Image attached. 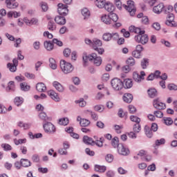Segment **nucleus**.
Here are the masks:
<instances>
[{
  "instance_id": "1",
  "label": "nucleus",
  "mask_w": 177,
  "mask_h": 177,
  "mask_svg": "<svg viewBox=\"0 0 177 177\" xmlns=\"http://www.w3.org/2000/svg\"><path fill=\"white\" fill-rule=\"evenodd\" d=\"M83 60L84 63H88V62H93L95 66H100V64H102V57H97L96 53H91V55L84 56Z\"/></svg>"
},
{
  "instance_id": "2",
  "label": "nucleus",
  "mask_w": 177,
  "mask_h": 177,
  "mask_svg": "<svg viewBox=\"0 0 177 177\" xmlns=\"http://www.w3.org/2000/svg\"><path fill=\"white\" fill-rule=\"evenodd\" d=\"M101 20L105 24H111L113 23H117L118 21V15L115 13H110L109 15H102L101 17Z\"/></svg>"
},
{
  "instance_id": "3",
  "label": "nucleus",
  "mask_w": 177,
  "mask_h": 177,
  "mask_svg": "<svg viewBox=\"0 0 177 177\" xmlns=\"http://www.w3.org/2000/svg\"><path fill=\"white\" fill-rule=\"evenodd\" d=\"M60 68L64 74H70V73H73L74 66H73L70 62H67L65 60H61Z\"/></svg>"
},
{
  "instance_id": "4",
  "label": "nucleus",
  "mask_w": 177,
  "mask_h": 177,
  "mask_svg": "<svg viewBox=\"0 0 177 177\" xmlns=\"http://www.w3.org/2000/svg\"><path fill=\"white\" fill-rule=\"evenodd\" d=\"M103 45L102 41L99 39H94L92 43V47L94 50L98 52L99 55H103L104 53V48H100Z\"/></svg>"
},
{
  "instance_id": "5",
  "label": "nucleus",
  "mask_w": 177,
  "mask_h": 177,
  "mask_svg": "<svg viewBox=\"0 0 177 177\" xmlns=\"http://www.w3.org/2000/svg\"><path fill=\"white\" fill-rule=\"evenodd\" d=\"M111 85L114 91H121L124 88V83L118 78H113L111 81Z\"/></svg>"
},
{
  "instance_id": "6",
  "label": "nucleus",
  "mask_w": 177,
  "mask_h": 177,
  "mask_svg": "<svg viewBox=\"0 0 177 177\" xmlns=\"http://www.w3.org/2000/svg\"><path fill=\"white\" fill-rule=\"evenodd\" d=\"M123 8H124V9H126L131 16H135L136 8H135V2H133V1H127V6L123 5Z\"/></svg>"
},
{
  "instance_id": "7",
  "label": "nucleus",
  "mask_w": 177,
  "mask_h": 177,
  "mask_svg": "<svg viewBox=\"0 0 177 177\" xmlns=\"http://www.w3.org/2000/svg\"><path fill=\"white\" fill-rule=\"evenodd\" d=\"M134 39L138 44L146 45V43L149 42V36L144 32L135 36Z\"/></svg>"
},
{
  "instance_id": "8",
  "label": "nucleus",
  "mask_w": 177,
  "mask_h": 177,
  "mask_svg": "<svg viewBox=\"0 0 177 177\" xmlns=\"http://www.w3.org/2000/svg\"><path fill=\"white\" fill-rule=\"evenodd\" d=\"M120 38V35L118 33H110V32H105L102 35V39L106 41V42H109L111 41V39H114L115 41Z\"/></svg>"
},
{
  "instance_id": "9",
  "label": "nucleus",
  "mask_w": 177,
  "mask_h": 177,
  "mask_svg": "<svg viewBox=\"0 0 177 177\" xmlns=\"http://www.w3.org/2000/svg\"><path fill=\"white\" fill-rule=\"evenodd\" d=\"M23 21H24V23H26V24L27 26H32L34 24H37L38 23V19L32 18V19H28L27 18H24V20L19 19H18V26H19V27H21V26H23V24H24Z\"/></svg>"
},
{
  "instance_id": "10",
  "label": "nucleus",
  "mask_w": 177,
  "mask_h": 177,
  "mask_svg": "<svg viewBox=\"0 0 177 177\" xmlns=\"http://www.w3.org/2000/svg\"><path fill=\"white\" fill-rule=\"evenodd\" d=\"M153 106L156 110H165L167 109V105L165 103L161 102L160 98H156L153 100Z\"/></svg>"
},
{
  "instance_id": "11",
  "label": "nucleus",
  "mask_w": 177,
  "mask_h": 177,
  "mask_svg": "<svg viewBox=\"0 0 177 177\" xmlns=\"http://www.w3.org/2000/svg\"><path fill=\"white\" fill-rule=\"evenodd\" d=\"M57 6V12L59 15H61L62 16H67V15H68V6H67V5L60 3Z\"/></svg>"
},
{
  "instance_id": "12",
  "label": "nucleus",
  "mask_w": 177,
  "mask_h": 177,
  "mask_svg": "<svg viewBox=\"0 0 177 177\" xmlns=\"http://www.w3.org/2000/svg\"><path fill=\"white\" fill-rule=\"evenodd\" d=\"M44 129L47 133H55L56 132V127L50 122L44 124Z\"/></svg>"
},
{
  "instance_id": "13",
  "label": "nucleus",
  "mask_w": 177,
  "mask_h": 177,
  "mask_svg": "<svg viewBox=\"0 0 177 177\" xmlns=\"http://www.w3.org/2000/svg\"><path fill=\"white\" fill-rule=\"evenodd\" d=\"M118 151L121 156H128L129 154V149L126 147L123 144H120L118 147Z\"/></svg>"
},
{
  "instance_id": "14",
  "label": "nucleus",
  "mask_w": 177,
  "mask_h": 177,
  "mask_svg": "<svg viewBox=\"0 0 177 177\" xmlns=\"http://www.w3.org/2000/svg\"><path fill=\"white\" fill-rule=\"evenodd\" d=\"M146 73L145 71H141L140 74L138 73L137 72H134L133 73V78L136 82H140L142 80H145V76Z\"/></svg>"
},
{
  "instance_id": "15",
  "label": "nucleus",
  "mask_w": 177,
  "mask_h": 177,
  "mask_svg": "<svg viewBox=\"0 0 177 177\" xmlns=\"http://www.w3.org/2000/svg\"><path fill=\"white\" fill-rule=\"evenodd\" d=\"M175 16L174 15V14L170 13L168 14L167 15V19L165 22V24H167V26H169L170 27H174L175 26Z\"/></svg>"
},
{
  "instance_id": "16",
  "label": "nucleus",
  "mask_w": 177,
  "mask_h": 177,
  "mask_svg": "<svg viewBox=\"0 0 177 177\" xmlns=\"http://www.w3.org/2000/svg\"><path fill=\"white\" fill-rule=\"evenodd\" d=\"M6 4L8 9H16L19 6V3L16 0H6Z\"/></svg>"
},
{
  "instance_id": "17",
  "label": "nucleus",
  "mask_w": 177,
  "mask_h": 177,
  "mask_svg": "<svg viewBox=\"0 0 177 177\" xmlns=\"http://www.w3.org/2000/svg\"><path fill=\"white\" fill-rule=\"evenodd\" d=\"M48 95L55 102H60V97H59V95L56 93V91L50 90L48 91Z\"/></svg>"
},
{
  "instance_id": "18",
  "label": "nucleus",
  "mask_w": 177,
  "mask_h": 177,
  "mask_svg": "<svg viewBox=\"0 0 177 177\" xmlns=\"http://www.w3.org/2000/svg\"><path fill=\"white\" fill-rule=\"evenodd\" d=\"M164 3H160L153 8V12L157 15H160V13H161L164 10Z\"/></svg>"
},
{
  "instance_id": "19",
  "label": "nucleus",
  "mask_w": 177,
  "mask_h": 177,
  "mask_svg": "<svg viewBox=\"0 0 177 177\" xmlns=\"http://www.w3.org/2000/svg\"><path fill=\"white\" fill-rule=\"evenodd\" d=\"M55 21L59 26H64L66 24V18L62 16H57L55 18Z\"/></svg>"
},
{
  "instance_id": "20",
  "label": "nucleus",
  "mask_w": 177,
  "mask_h": 177,
  "mask_svg": "<svg viewBox=\"0 0 177 177\" xmlns=\"http://www.w3.org/2000/svg\"><path fill=\"white\" fill-rule=\"evenodd\" d=\"M133 83L131 79H125L123 82V86L125 89H129L132 88Z\"/></svg>"
},
{
  "instance_id": "21",
  "label": "nucleus",
  "mask_w": 177,
  "mask_h": 177,
  "mask_svg": "<svg viewBox=\"0 0 177 177\" xmlns=\"http://www.w3.org/2000/svg\"><path fill=\"white\" fill-rule=\"evenodd\" d=\"M129 31L131 32H135V34H143L145 32V30H142L140 28H136L133 26H131L129 27Z\"/></svg>"
},
{
  "instance_id": "22",
  "label": "nucleus",
  "mask_w": 177,
  "mask_h": 177,
  "mask_svg": "<svg viewBox=\"0 0 177 177\" xmlns=\"http://www.w3.org/2000/svg\"><path fill=\"white\" fill-rule=\"evenodd\" d=\"M53 85L58 92H63L64 91V87L59 82H53Z\"/></svg>"
},
{
  "instance_id": "23",
  "label": "nucleus",
  "mask_w": 177,
  "mask_h": 177,
  "mask_svg": "<svg viewBox=\"0 0 177 177\" xmlns=\"http://www.w3.org/2000/svg\"><path fill=\"white\" fill-rule=\"evenodd\" d=\"M84 113L85 114H89L93 121H97V120H99V116L97 114H96L95 112H93L92 111L85 110Z\"/></svg>"
},
{
  "instance_id": "24",
  "label": "nucleus",
  "mask_w": 177,
  "mask_h": 177,
  "mask_svg": "<svg viewBox=\"0 0 177 177\" xmlns=\"http://www.w3.org/2000/svg\"><path fill=\"white\" fill-rule=\"evenodd\" d=\"M123 100L126 103H131L133 100V96L131 93H125L123 96Z\"/></svg>"
},
{
  "instance_id": "25",
  "label": "nucleus",
  "mask_w": 177,
  "mask_h": 177,
  "mask_svg": "<svg viewBox=\"0 0 177 177\" xmlns=\"http://www.w3.org/2000/svg\"><path fill=\"white\" fill-rule=\"evenodd\" d=\"M36 89L38 92H45V91H46V86L42 82L37 83L36 85Z\"/></svg>"
},
{
  "instance_id": "26",
  "label": "nucleus",
  "mask_w": 177,
  "mask_h": 177,
  "mask_svg": "<svg viewBox=\"0 0 177 177\" xmlns=\"http://www.w3.org/2000/svg\"><path fill=\"white\" fill-rule=\"evenodd\" d=\"M147 151L145 150V149H141L138 151L137 156H134V158L136 160H138L139 157H141V158H145V157L147 156Z\"/></svg>"
},
{
  "instance_id": "27",
  "label": "nucleus",
  "mask_w": 177,
  "mask_h": 177,
  "mask_svg": "<svg viewBox=\"0 0 177 177\" xmlns=\"http://www.w3.org/2000/svg\"><path fill=\"white\" fill-rule=\"evenodd\" d=\"M83 142L86 145H91L92 146L95 145V141H93V139L92 138H90L87 136H84L83 137Z\"/></svg>"
},
{
  "instance_id": "28",
  "label": "nucleus",
  "mask_w": 177,
  "mask_h": 177,
  "mask_svg": "<svg viewBox=\"0 0 177 177\" xmlns=\"http://www.w3.org/2000/svg\"><path fill=\"white\" fill-rule=\"evenodd\" d=\"M147 92L149 97L151 98L157 97L158 95V93L157 92V90H156V88H149Z\"/></svg>"
},
{
  "instance_id": "29",
  "label": "nucleus",
  "mask_w": 177,
  "mask_h": 177,
  "mask_svg": "<svg viewBox=\"0 0 177 177\" xmlns=\"http://www.w3.org/2000/svg\"><path fill=\"white\" fill-rule=\"evenodd\" d=\"M107 12H109L110 13L113 12L114 11V9H115V7L111 3H106L105 6L104 7Z\"/></svg>"
},
{
  "instance_id": "30",
  "label": "nucleus",
  "mask_w": 177,
  "mask_h": 177,
  "mask_svg": "<svg viewBox=\"0 0 177 177\" xmlns=\"http://www.w3.org/2000/svg\"><path fill=\"white\" fill-rule=\"evenodd\" d=\"M21 166L24 167V168H28V167H31V161H30L28 159H21Z\"/></svg>"
},
{
  "instance_id": "31",
  "label": "nucleus",
  "mask_w": 177,
  "mask_h": 177,
  "mask_svg": "<svg viewBox=\"0 0 177 177\" xmlns=\"http://www.w3.org/2000/svg\"><path fill=\"white\" fill-rule=\"evenodd\" d=\"M95 3L100 9H103L106 6V0H96Z\"/></svg>"
},
{
  "instance_id": "32",
  "label": "nucleus",
  "mask_w": 177,
  "mask_h": 177,
  "mask_svg": "<svg viewBox=\"0 0 177 177\" xmlns=\"http://www.w3.org/2000/svg\"><path fill=\"white\" fill-rule=\"evenodd\" d=\"M106 166H100L99 165H97L95 166V171L96 172H100V174H103L106 172Z\"/></svg>"
},
{
  "instance_id": "33",
  "label": "nucleus",
  "mask_w": 177,
  "mask_h": 177,
  "mask_svg": "<svg viewBox=\"0 0 177 177\" xmlns=\"http://www.w3.org/2000/svg\"><path fill=\"white\" fill-rule=\"evenodd\" d=\"M39 117L40 120H41V121H44V122H46V121H50V118H49V117H48V115H46V113H45V112H41L39 114Z\"/></svg>"
},
{
  "instance_id": "34",
  "label": "nucleus",
  "mask_w": 177,
  "mask_h": 177,
  "mask_svg": "<svg viewBox=\"0 0 177 177\" xmlns=\"http://www.w3.org/2000/svg\"><path fill=\"white\" fill-rule=\"evenodd\" d=\"M49 66L53 70H56V68H57V64L56 63V60H55V59L53 58L49 59Z\"/></svg>"
},
{
  "instance_id": "35",
  "label": "nucleus",
  "mask_w": 177,
  "mask_h": 177,
  "mask_svg": "<svg viewBox=\"0 0 177 177\" xmlns=\"http://www.w3.org/2000/svg\"><path fill=\"white\" fill-rule=\"evenodd\" d=\"M145 134L147 135V138H152L153 136V131L149 126H145Z\"/></svg>"
},
{
  "instance_id": "36",
  "label": "nucleus",
  "mask_w": 177,
  "mask_h": 177,
  "mask_svg": "<svg viewBox=\"0 0 177 177\" xmlns=\"http://www.w3.org/2000/svg\"><path fill=\"white\" fill-rule=\"evenodd\" d=\"M47 28L49 31H55L56 30V24L53 21H50L47 25Z\"/></svg>"
},
{
  "instance_id": "37",
  "label": "nucleus",
  "mask_w": 177,
  "mask_h": 177,
  "mask_svg": "<svg viewBox=\"0 0 177 177\" xmlns=\"http://www.w3.org/2000/svg\"><path fill=\"white\" fill-rule=\"evenodd\" d=\"M23 102H24V100H23V97H16L14 100V103L17 106H21V104H23Z\"/></svg>"
},
{
  "instance_id": "38",
  "label": "nucleus",
  "mask_w": 177,
  "mask_h": 177,
  "mask_svg": "<svg viewBox=\"0 0 177 177\" xmlns=\"http://www.w3.org/2000/svg\"><path fill=\"white\" fill-rule=\"evenodd\" d=\"M119 142L120 140L118 137H115L112 139L111 145L114 149H117V147L118 148V146H120Z\"/></svg>"
},
{
  "instance_id": "39",
  "label": "nucleus",
  "mask_w": 177,
  "mask_h": 177,
  "mask_svg": "<svg viewBox=\"0 0 177 177\" xmlns=\"http://www.w3.org/2000/svg\"><path fill=\"white\" fill-rule=\"evenodd\" d=\"M147 66H149V59L144 58L141 61V67L143 68V70H146L147 68Z\"/></svg>"
},
{
  "instance_id": "40",
  "label": "nucleus",
  "mask_w": 177,
  "mask_h": 177,
  "mask_svg": "<svg viewBox=\"0 0 177 177\" xmlns=\"http://www.w3.org/2000/svg\"><path fill=\"white\" fill-rule=\"evenodd\" d=\"M126 63L127 66L132 67L136 64L135 59H133V57H130L127 59V60L126 61Z\"/></svg>"
},
{
  "instance_id": "41",
  "label": "nucleus",
  "mask_w": 177,
  "mask_h": 177,
  "mask_svg": "<svg viewBox=\"0 0 177 177\" xmlns=\"http://www.w3.org/2000/svg\"><path fill=\"white\" fill-rule=\"evenodd\" d=\"M82 16H84V19H88V17H89V16H91V12H89V10H88V8H83L82 10Z\"/></svg>"
},
{
  "instance_id": "42",
  "label": "nucleus",
  "mask_w": 177,
  "mask_h": 177,
  "mask_svg": "<svg viewBox=\"0 0 177 177\" xmlns=\"http://www.w3.org/2000/svg\"><path fill=\"white\" fill-rule=\"evenodd\" d=\"M44 47L47 50H52L53 49V44L50 41H44Z\"/></svg>"
},
{
  "instance_id": "43",
  "label": "nucleus",
  "mask_w": 177,
  "mask_h": 177,
  "mask_svg": "<svg viewBox=\"0 0 177 177\" xmlns=\"http://www.w3.org/2000/svg\"><path fill=\"white\" fill-rule=\"evenodd\" d=\"M15 82H12V81L10 82L6 88V91H12L13 92L15 91Z\"/></svg>"
},
{
  "instance_id": "44",
  "label": "nucleus",
  "mask_w": 177,
  "mask_h": 177,
  "mask_svg": "<svg viewBox=\"0 0 177 177\" xmlns=\"http://www.w3.org/2000/svg\"><path fill=\"white\" fill-rule=\"evenodd\" d=\"M27 142V139L23 138V139H14V143L16 145V146H19V145H23V143H26Z\"/></svg>"
},
{
  "instance_id": "45",
  "label": "nucleus",
  "mask_w": 177,
  "mask_h": 177,
  "mask_svg": "<svg viewBox=\"0 0 177 177\" xmlns=\"http://www.w3.org/2000/svg\"><path fill=\"white\" fill-rule=\"evenodd\" d=\"M69 120L67 118H63L59 120V125H64L66 126L68 124Z\"/></svg>"
},
{
  "instance_id": "46",
  "label": "nucleus",
  "mask_w": 177,
  "mask_h": 177,
  "mask_svg": "<svg viewBox=\"0 0 177 177\" xmlns=\"http://www.w3.org/2000/svg\"><path fill=\"white\" fill-rule=\"evenodd\" d=\"M21 91H24V92H27V91H30V86L27 84V83L24 82L20 84Z\"/></svg>"
},
{
  "instance_id": "47",
  "label": "nucleus",
  "mask_w": 177,
  "mask_h": 177,
  "mask_svg": "<svg viewBox=\"0 0 177 177\" xmlns=\"http://www.w3.org/2000/svg\"><path fill=\"white\" fill-rule=\"evenodd\" d=\"M1 147L4 150V151H10L12 150V146L9 144H1Z\"/></svg>"
},
{
  "instance_id": "48",
  "label": "nucleus",
  "mask_w": 177,
  "mask_h": 177,
  "mask_svg": "<svg viewBox=\"0 0 177 177\" xmlns=\"http://www.w3.org/2000/svg\"><path fill=\"white\" fill-rule=\"evenodd\" d=\"M91 124V121L87 119H82L80 120V124L81 127H88Z\"/></svg>"
},
{
  "instance_id": "49",
  "label": "nucleus",
  "mask_w": 177,
  "mask_h": 177,
  "mask_svg": "<svg viewBox=\"0 0 177 177\" xmlns=\"http://www.w3.org/2000/svg\"><path fill=\"white\" fill-rule=\"evenodd\" d=\"M163 122L165 125H172L174 124V120L171 118H164Z\"/></svg>"
},
{
  "instance_id": "50",
  "label": "nucleus",
  "mask_w": 177,
  "mask_h": 177,
  "mask_svg": "<svg viewBox=\"0 0 177 177\" xmlns=\"http://www.w3.org/2000/svg\"><path fill=\"white\" fill-rule=\"evenodd\" d=\"M7 67L8 68H9L10 71H11L12 73H15V71H16V70H17V66H16V65H13L12 64L8 63L7 64Z\"/></svg>"
},
{
  "instance_id": "51",
  "label": "nucleus",
  "mask_w": 177,
  "mask_h": 177,
  "mask_svg": "<svg viewBox=\"0 0 177 177\" xmlns=\"http://www.w3.org/2000/svg\"><path fill=\"white\" fill-rule=\"evenodd\" d=\"M142 129V127H140V124L136 123L134 124L133 130L136 133H139L140 132V130Z\"/></svg>"
},
{
  "instance_id": "52",
  "label": "nucleus",
  "mask_w": 177,
  "mask_h": 177,
  "mask_svg": "<svg viewBox=\"0 0 177 177\" xmlns=\"http://www.w3.org/2000/svg\"><path fill=\"white\" fill-rule=\"evenodd\" d=\"M75 103L78 104L80 107H85L86 106V102H85L83 98L75 101Z\"/></svg>"
},
{
  "instance_id": "53",
  "label": "nucleus",
  "mask_w": 177,
  "mask_h": 177,
  "mask_svg": "<svg viewBox=\"0 0 177 177\" xmlns=\"http://www.w3.org/2000/svg\"><path fill=\"white\" fill-rule=\"evenodd\" d=\"M132 56L133 57H136V59H140L141 56H142V53H139V51H137L136 50H134L132 52Z\"/></svg>"
},
{
  "instance_id": "54",
  "label": "nucleus",
  "mask_w": 177,
  "mask_h": 177,
  "mask_svg": "<svg viewBox=\"0 0 177 177\" xmlns=\"http://www.w3.org/2000/svg\"><path fill=\"white\" fill-rule=\"evenodd\" d=\"M130 120L133 122H136V124H139L140 122V118H139L138 117L135 116V115H131Z\"/></svg>"
},
{
  "instance_id": "55",
  "label": "nucleus",
  "mask_w": 177,
  "mask_h": 177,
  "mask_svg": "<svg viewBox=\"0 0 177 177\" xmlns=\"http://www.w3.org/2000/svg\"><path fill=\"white\" fill-rule=\"evenodd\" d=\"M103 140H104V139H103V138H100V140H95V144L98 147H103Z\"/></svg>"
},
{
  "instance_id": "56",
  "label": "nucleus",
  "mask_w": 177,
  "mask_h": 177,
  "mask_svg": "<svg viewBox=\"0 0 177 177\" xmlns=\"http://www.w3.org/2000/svg\"><path fill=\"white\" fill-rule=\"evenodd\" d=\"M128 109L130 114H135L136 113V107L133 105H129Z\"/></svg>"
},
{
  "instance_id": "57",
  "label": "nucleus",
  "mask_w": 177,
  "mask_h": 177,
  "mask_svg": "<svg viewBox=\"0 0 177 177\" xmlns=\"http://www.w3.org/2000/svg\"><path fill=\"white\" fill-rule=\"evenodd\" d=\"M118 174H120V175H126V174H128V170L122 168V167H119L118 169Z\"/></svg>"
},
{
  "instance_id": "58",
  "label": "nucleus",
  "mask_w": 177,
  "mask_h": 177,
  "mask_svg": "<svg viewBox=\"0 0 177 177\" xmlns=\"http://www.w3.org/2000/svg\"><path fill=\"white\" fill-rule=\"evenodd\" d=\"M153 114L157 118H162V117H164V113H162L161 111H156Z\"/></svg>"
},
{
  "instance_id": "59",
  "label": "nucleus",
  "mask_w": 177,
  "mask_h": 177,
  "mask_svg": "<svg viewBox=\"0 0 177 177\" xmlns=\"http://www.w3.org/2000/svg\"><path fill=\"white\" fill-rule=\"evenodd\" d=\"M95 111H99L100 113H102L103 110H104V108L102 105H96L94 106Z\"/></svg>"
},
{
  "instance_id": "60",
  "label": "nucleus",
  "mask_w": 177,
  "mask_h": 177,
  "mask_svg": "<svg viewBox=\"0 0 177 177\" xmlns=\"http://www.w3.org/2000/svg\"><path fill=\"white\" fill-rule=\"evenodd\" d=\"M174 10V7L172 6H168L165 8V12L166 14L169 15Z\"/></svg>"
},
{
  "instance_id": "61",
  "label": "nucleus",
  "mask_w": 177,
  "mask_h": 177,
  "mask_svg": "<svg viewBox=\"0 0 177 177\" xmlns=\"http://www.w3.org/2000/svg\"><path fill=\"white\" fill-rule=\"evenodd\" d=\"M167 88L169 91H177V86L175 84H169Z\"/></svg>"
},
{
  "instance_id": "62",
  "label": "nucleus",
  "mask_w": 177,
  "mask_h": 177,
  "mask_svg": "<svg viewBox=\"0 0 177 177\" xmlns=\"http://www.w3.org/2000/svg\"><path fill=\"white\" fill-rule=\"evenodd\" d=\"M105 159L107 162H113V160H114V156H113V155L111 154H108L106 155Z\"/></svg>"
},
{
  "instance_id": "63",
  "label": "nucleus",
  "mask_w": 177,
  "mask_h": 177,
  "mask_svg": "<svg viewBox=\"0 0 177 177\" xmlns=\"http://www.w3.org/2000/svg\"><path fill=\"white\" fill-rule=\"evenodd\" d=\"M165 143V139L162 138L160 140H157L155 142L156 146H160V145H164Z\"/></svg>"
},
{
  "instance_id": "64",
  "label": "nucleus",
  "mask_w": 177,
  "mask_h": 177,
  "mask_svg": "<svg viewBox=\"0 0 177 177\" xmlns=\"http://www.w3.org/2000/svg\"><path fill=\"white\" fill-rule=\"evenodd\" d=\"M115 176V174H114V171L109 170L106 171V177H114Z\"/></svg>"
}]
</instances>
